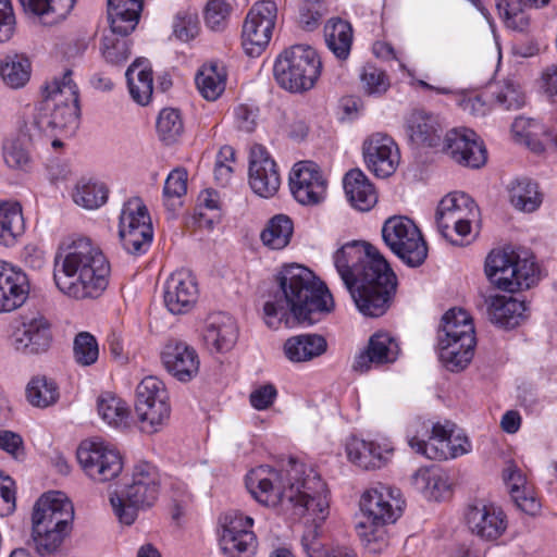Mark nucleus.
<instances>
[{"label":"nucleus","instance_id":"052dcab7","mask_svg":"<svg viewBox=\"0 0 557 557\" xmlns=\"http://www.w3.org/2000/svg\"><path fill=\"white\" fill-rule=\"evenodd\" d=\"M360 79L368 95L381 96L387 91L391 85L385 71L370 63L362 67Z\"/></svg>","mask_w":557,"mask_h":557},{"label":"nucleus","instance_id":"79ce46f5","mask_svg":"<svg viewBox=\"0 0 557 557\" xmlns=\"http://www.w3.org/2000/svg\"><path fill=\"white\" fill-rule=\"evenodd\" d=\"M324 37L327 47L341 60H346L352 44V27L350 23L339 17L331 18L324 26Z\"/></svg>","mask_w":557,"mask_h":557},{"label":"nucleus","instance_id":"39448f33","mask_svg":"<svg viewBox=\"0 0 557 557\" xmlns=\"http://www.w3.org/2000/svg\"><path fill=\"white\" fill-rule=\"evenodd\" d=\"M346 285L358 310L366 317L379 318L391 307L397 288V277L379 251Z\"/></svg>","mask_w":557,"mask_h":557},{"label":"nucleus","instance_id":"aec40b11","mask_svg":"<svg viewBox=\"0 0 557 557\" xmlns=\"http://www.w3.org/2000/svg\"><path fill=\"white\" fill-rule=\"evenodd\" d=\"M465 521L470 532L483 541L498 540L508 528V518L502 507L476 502L467 506Z\"/></svg>","mask_w":557,"mask_h":557},{"label":"nucleus","instance_id":"c85d7f7f","mask_svg":"<svg viewBox=\"0 0 557 557\" xmlns=\"http://www.w3.org/2000/svg\"><path fill=\"white\" fill-rule=\"evenodd\" d=\"M29 296L27 275L0 260V313L21 308Z\"/></svg>","mask_w":557,"mask_h":557},{"label":"nucleus","instance_id":"0e129e2a","mask_svg":"<svg viewBox=\"0 0 557 557\" xmlns=\"http://www.w3.org/2000/svg\"><path fill=\"white\" fill-rule=\"evenodd\" d=\"M422 433L417 430L413 435L423 438L426 443L437 445L438 447H446L449 442V436H453L456 424L450 421H445L444 423L436 422L432 425L431 432H429V429L424 425H422Z\"/></svg>","mask_w":557,"mask_h":557},{"label":"nucleus","instance_id":"3c124183","mask_svg":"<svg viewBox=\"0 0 557 557\" xmlns=\"http://www.w3.org/2000/svg\"><path fill=\"white\" fill-rule=\"evenodd\" d=\"M157 134L166 146L177 143L184 134V122L180 110L164 108L157 119Z\"/></svg>","mask_w":557,"mask_h":557},{"label":"nucleus","instance_id":"4be33fe9","mask_svg":"<svg viewBox=\"0 0 557 557\" xmlns=\"http://www.w3.org/2000/svg\"><path fill=\"white\" fill-rule=\"evenodd\" d=\"M248 183L252 191L262 198H271L280 189L278 166L269 151L261 145L251 148Z\"/></svg>","mask_w":557,"mask_h":557},{"label":"nucleus","instance_id":"4c0bfd02","mask_svg":"<svg viewBox=\"0 0 557 557\" xmlns=\"http://www.w3.org/2000/svg\"><path fill=\"white\" fill-rule=\"evenodd\" d=\"M407 131L412 143L425 147H438L442 127L436 117L423 111L411 113L407 122Z\"/></svg>","mask_w":557,"mask_h":557},{"label":"nucleus","instance_id":"69168bd1","mask_svg":"<svg viewBox=\"0 0 557 557\" xmlns=\"http://www.w3.org/2000/svg\"><path fill=\"white\" fill-rule=\"evenodd\" d=\"M234 123L239 131L252 133L259 119V108L252 103H239L233 110Z\"/></svg>","mask_w":557,"mask_h":557},{"label":"nucleus","instance_id":"774afa93","mask_svg":"<svg viewBox=\"0 0 557 557\" xmlns=\"http://www.w3.org/2000/svg\"><path fill=\"white\" fill-rule=\"evenodd\" d=\"M3 159L9 168L20 169L28 163V153L16 143H7L3 146Z\"/></svg>","mask_w":557,"mask_h":557},{"label":"nucleus","instance_id":"7ed1b4c3","mask_svg":"<svg viewBox=\"0 0 557 557\" xmlns=\"http://www.w3.org/2000/svg\"><path fill=\"white\" fill-rule=\"evenodd\" d=\"M111 265L100 247L79 237L54 257L53 281L58 289L77 300L96 299L109 285Z\"/></svg>","mask_w":557,"mask_h":557},{"label":"nucleus","instance_id":"8fccbe9b","mask_svg":"<svg viewBox=\"0 0 557 557\" xmlns=\"http://www.w3.org/2000/svg\"><path fill=\"white\" fill-rule=\"evenodd\" d=\"M512 206L521 211L533 212L542 203V195L536 183L529 178H520L509 188Z\"/></svg>","mask_w":557,"mask_h":557},{"label":"nucleus","instance_id":"49530a36","mask_svg":"<svg viewBox=\"0 0 557 557\" xmlns=\"http://www.w3.org/2000/svg\"><path fill=\"white\" fill-rule=\"evenodd\" d=\"M293 233V220L288 215L276 214L269 220L260 234V238L268 248L281 250L289 244Z\"/></svg>","mask_w":557,"mask_h":557},{"label":"nucleus","instance_id":"2eb2a0df","mask_svg":"<svg viewBox=\"0 0 557 557\" xmlns=\"http://www.w3.org/2000/svg\"><path fill=\"white\" fill-rule=\"evenodd\" d=\"M8 342L14 351L23 356L46 354L53 342L52 325L40 313L20 315L10 324Z\"/></svg>","mask_w":557,"mask_h":557},{"label":"nucleus","instance_id":"603ef678","mask_svg":"<svg viewBox=\"0 0 557 557\" xmlns=\"http://www.w3.org/2000/svg\"><path fill=\"white\" fill-rule=\"evenodd\" d=\"M494 104L504 110H518L525 103L521 86L513 79H504L491 85Z\"/></svg>","mask_w":557,"mask_h":557},{"label":"nucleus","instance_id":"de8ad7c7","mask_svg":"<svg viewBox=\"0 0 557 557\" xmlns=\"http://www.w3.org/2000/svg\"><path fill=\"white\" fill-rule=\"evenodd\" d=\"M108 196L109 189L106 184L85 177L77 182L72 195L74 202L87 210H95L103 206Z\"/></svg>","mask_w":557,"mask_h":557},{"label":"nucleus","instance_id":"a18cd8bd","mask_svg":"<svg viewBox=\"0 0 557 557\" xmlns=\"http://www.w3.org/2000/svg\"><path fill=\"white\" fill-rule=\"evenodd\" d=\"M412 485L428 498L441 500L448 492L447 480L437 468L421 467L411 476Z\"/></svg>","mask_w":557,"mask_h":557},{"label":"nucleus","instance_id":"bf43d9fd","mask_svg":"<svg viewBox=\"0 0 557 557\" xmlns=\"http://www.w3.org/2000/svg\"><path fill=\"white\" fill-rule=\"evenodd\" d=\"M172 28L176 39L182 42H188L199 34L198 15L188 10H181L173 17Z\"/></svg>","mask_w":557,"mask_h":557},{"label":"nucleus","instance_id":"cd10ccee","mask_svg":"<svg viewBox=\"0 0 557 557\" xmlns=\"http://www.w3.org/2000/svg\"><path fill=\"white\" fill-rule=\"evenodd\" d=\"M399 347L387 333L377 332L370 338L368 346L356 355L352 370L359 373L368 372L372 367H380L396 361Z\"/></svg>","mask_w":557,"mask_h":557},{"label":"nucleus","instance_id":"bb28decb","mask_svg":"<svg viewBox=\"0 0 557 557\" xmlns=\"http://www.w3.org/2000/svg\"><path fill=\"white\" fill-rule=\"evenodd\" d=\"M38 517L48 528L69 533L74 518L72 503L59 492L46 493L34 506L32 522Z\"/></svg>","mask_w":557,"mask_h":557},{"label":"nucleus","instance_id":"f3484780","mask_svg":"<svg viewBox=\"0 0 557 557\" xmlns=\"http://www.w3.org/2000/svg\"><path fill=\"white\" fill-rule=\"evenodd\" d=\"M220 547L222 557H251L258 547L253 532L255 521L238 510L226 512L221 518Z\"/></svg>","mask_w":557,"mask_h":557},{"label":"nucleus","instance_id":"2f4dec72","mask_svg":"<svg viewBox=\"0 0 557 557\" xmlns=\"http://www.w3.org/2000/svg\"><path fill=\"white\" fill-rule=\"evenodd\" d=\"M408 444L416 453L431 460L455 459L472 450V443L469 437L462 431H457L456 429L453 431V436H449L446 447H438L437 445L426 443L417 435L409 436Z\"/></svg>","mask_w":557,"mask_h":557},{"label":"nucleus","instance_id":"6ab92c4d","mask_svg":"<svg viewBox=\"0 0 557 557\" xmlns=\"http://www.w3.org/2000/svg\"><path fill=\"white\" fill-rule=\"evenodd\" d=\"M329 181L314 161L296 162L289 172V189L295 200L304 206H318L327 196Z\"/></svg>","mask_w":557,"mask_h":557},{"label":"nucleus","instance_id":"473e14b6","mask_svg":"<svg viewBox=\"0 0 557 557\" xmlns=\"http://www.w3.org/2000/svg\"><path fill=\"white\" fill-rule=\"evenodd\" d=\"M238 338V329L235 320L224 313L210 315L203 330V342L213 352L230 351Z\"/></svg>","mask_w":557,"mask_h":557},{"label":"nucleus","instance_id":"4d7b16f0","mask_svg":"<svg viewBox=\"0 0 557 557\" xmlns=\"http://www.w3.org/2000/svg\"><path fill=\"white\" fill-rule=\"evenodd\" d=\"M73 357L77 364L89 367L99 358V345L97 338L89 332H79L73 341Z\"/></svg>","mask_w":557,"mask_h":557},{"label":"nucleus","instance_id":"f704fd0d","mask_svg":"<svg viewBox=\"0 0 557 557\" xmlns=\"http://www.w3.org/2000/svg\"><path fill=\"white\" fill-rule=\"evenodd\" d=\"M283 349L289 361L306 362L323 355L327 349V342L323 335L304 333L287 338Z\"/></svg>","mask_w":557,"mask_h":557},{"label":"nucleus","instance_id":"a878e982","mask_svg":"<svg viewBox=\"0 0 557 557\" xmlns=\"http://www.w3.org/2000/svg\"><path fill=\"white\" fill-rule=\"evenodd\" d=\"M348 460L363 470L385 467L394 455V447L387 441H366L356 436L346 443Z\"/></svg>","mask_w":557,"mask_h":557},{"label":"nucleus","instance_id":"f03ea898","mask_svg":"<svg viewBox=\"0 0 557 557\" xmlns=\"http://www.w3.org/2000/svg\"><path fill=\"white\" fill-rule=\"evenodd\" d=\"M277 282L285 306L281 301H267L263 306L264 321L272 329H278L287 313L298 324L312 325L334 309L326 285L304 265L283 267Z\"/></svg>","mask_w":557,"mask_h":557},{"label":"nucleus","instance_id":"13d9d810","mask_svg":"<svg viewBox=\"0 0 557 557\" xmlns=\"http://www.w3.org/2000/svg\"><path fill=\"white\" fill-rule=\"evenodd\" d=\"M187 171L183 168L169 173L163 187V201L168 209H174L176 203H181V198L187 193Z\"/></svg>","mask_w":557,"mask_h":557},{"label":"nucleus","instance_id":"ea45409f","mask_svg":"<svg viewBox=\"0 0 557 557\" xmlns=\"http://www.w3.org/2000/svg\"><path fill=\"white\" fill-rule=\"evenodd\" d=\"M125 76L132 99L140 106H147L153 91L152 70L143 66L137 60L128 66Z\"/></svg>","mask_w":557,"mask_h":557},{"label":"nucleus","instance_id":"20e7f679","mask_svg":"<svg viewBox=\"0 0 557 557\" xmlns=\"http://www.w3.org/2000/svg\"><path fill=\"white\" fill-rule=\"evenodd\" d=\"M405 504L398 488L383 484L362 494L360 508L366 521L359 522L356 530L369 553L379 554L387 547L385 525L397 521L403 515Z\"/></svg>","mask_w":557,"mask_h":557},{"label":"nucleus","instance_id":"c756f323","mask_svg":"<svg viewBox=\"0 0 557 557\" xmlns=\"http://www.w3.org/2000/svg\"><path fill=\"white\" fill-rule=\"evenodd\" d=\"M377 252L376 247L366 242L354 240L342 246L334 253V264L344 284L350 285L356 280L357 272Z\"/></svg>","mask_w":557,"mask_h":557},{"label":"nucleus","instance_id":"a211bd4d","mask_svg":"<svg viewBox=\"0 0 557 557\" xmlns=\"http://www.w3.org/2000/svg\"><path fill=\"white\" fill-rule=\"evenodd\" d=\"M77 460L85 474L95 482H109L123 470V457L103 443L83 442L77 448Z\"/></svg>","mask_w":557,"mask_h":557},{"label":"nucleus","instance_id":"393cba45","mask_svg":"<svg viewBox=\"0 0 557 557\" xmlns=\"http://www.w3.org/2000/svg\"><path fill=\"white\" fill-rule=\"evenodd\" d=\"M196 277L187 270H177L170 275L164 286V304L173 314L187 313L198 299Z\"/></svg>","mask_w":557,"mask_h":557},{"label":"nucleus","instance_id":"864d4df0","mask_svg":"<svg viewBox=\"0 0 557 557\" xmlns=\"http://www.w3.org/2000/svg\"><path fill=\"white\" fill-rule=\"evenodd\" d=\"M98 412L102 420L114 428L127 424L129 409L124 400L107 393L98 398Z\"/></svg>","mask_w":557,"mask_h":557},{"label":"nucleus","instance_id":"412c9836","mask_svg":"<svg viewBox=\"0 0 557 557\" xmlns=\"http://www.w3.org/2000/svg\"><path fill=\"white\" fill-rule=\"evenodd\" d=\"M362 156L367 169L380 178L392 176L400 162L397 144L382 133L372 134L363 141Z\"/></svg>","mask_w":557,"mask_h":557},{"label":"nucleus","instance_id":"423d86ee","mask_svg":"<svg viewBox=\"0 0 557 557\" xmlns=\"http://www.w3.org/2000/svg\"><path fill=\"white\" fill-rule=\"evenodd\" d=\"M42 100L38 108L40 127L74 132L79 124V90L72 70L47 79L41 87Z\"/></svg>","mask_w":557,"mask_h":557},{"label":"nucleus","instance_id":"5701e85b","mask_svg":"<svg viewBox=\"0 0 557 557\" xmlns=\"http://www.w3.org/2000/svg\"><path fill=\"white\" fill-rule=\"evenodd\" d=\"M444 149L458 164L479 169L486 163L487 151L479 135L469 128H455L445 136Z\"/></svg>","mask_w":557,"mask_h":557},{"label":"nucleus","instance_id":"a19ab883","mask_svg":"<svg viewBox=\"0 0 557 557\" xmlns=\"http://www.w3.org/2000/svg\"><path fill=\"white\" fill-rule=\"evenodd\" d=\"M26 11L40 18L44 25L64 20L74 8L75 0H18Z\"/></svg>","mask_w":557,"mask_h":557},{"label":"nucleus","instance_id":"9b49d317","mask_svg":"<svg viewBox=\"0 0 557 557\" xmlns=\"http://www.w3.org/2000/svg\"><path fill=\"white\" fill-rule=\"evenodd\" d=\"M135 412L140 430L147 434L157 433L169 423L172 407L163 381L149 375L139 382L136 387Z\"/></svg>","mask_w":557,"mask_h":557},{"label":"nucleus","instance_id":"0eeeda50","mask_svg":"<svg viewBox=\"0 0 557 557\" xmlns=\"http://www.w3.org/2000/svg\"><path fill=\"white\" fill-rule=\"evenodd\" d=\"M438 356L447 370L465 369L474 355L476 344L474 324L463 309H449L442 318L438 329Z\"/></svg>","mask_w":557,"mask_h":557},{"label":"nucleus","instance_id":"5fc2aeb1","mask_svg":"<svg viewBox=\"0 0 557 557\" xmlns=\"http://www.w3.org/2000/svg\"><path fill=\"white\" fill-rule=\"evenodd\" d=\"M40 519L41 518L38 517L35 522H32V536L38 554L46 556L55 552L69 533L53 528H48Z\"/></svg>","mask_w":557,"mask_h":557},{"label":"nucleus","instance_id":"9d476101","mask_svg":"<svg viewBox=\"0 0 557 557\" xmlns=\"http://www.w3.org/2000/svg\"><path fill=\"white\" fill-rule=\"evenodd\" d=\"M485 274L497 288L516 293L539 281V267L533 259H521L513 250L494 249L485 260Z\"/></svg>","mask_w":557,"mask_h":557},{"label":"nucleus","instance_id":"1a4fd4ad","mask_svg":"<svg viewBox=\"0 0 557 557\" xmlns=\"http://www.w3.org/2000/svg\"><path fill=\"white\" fill-rule=\"evenodd\" d=\"M160 474L156 466L148 461H138L133 468L132 483L121 495L114 493L110 503L119 521L131 525L137 518L139 508L151 507L160 492Z\"/></svg>","mask_w":557,"mask_h":557},{"label":"nucleus","instance_id":"09e8293b","mask_svg":"<svg viewBox=\"0 0 557 557\" xmlns=\"http://www.w3.org/2000/svg\"><path fill=\"white\" fill-rule=\"evenodd\" d=\"M27 401L38 408H47L59 399V387L54 380L46 375H36L26 386Z\"/></svg>","mask_w":557,"mask_h":557},{"label":"nucleus","instance_id":"6e6d98bb","mask_svg":"<svg viewBox=\"0 0 557 557\" xmlns=\"http://www.w3.org/2000/svg\"><path fill=\"white\" fill-rule=\"evenodd\" d=\"M30 76L29 60L20 54L7 55L3 63L2 76L3 82L12 87H23Z\"/></svg>","mask_w":557,"mask_h":557},{"label":"nucleus","instance_id":"7c9ffc66","mask_svg":"<svg viewBox=\"0 0 557 557\" xmlns=\"http://www.w3.org/2000/svg\"><path fill=\"white\" fill-rule=\"evenodd\" d=\"M486 305L491 322L508 330L520 325L530 312L529 305L524 300L511 296H490Z\"/></svg>","mask_w":557,"mask_h":557},{"label":"nucleus","instance_id":"680f3d73","mask_svg":"<svg viewBox=\"0 0 557 557\" xmlns=\"http://www.w3.org/2000/svg\"><path fill=\"white\" fill-rule=\"evenodd\" d=\"M232 7L225 0H209L203 11L206 25L214 30H223L228 22Z\"/></svg>","mask_w":557,"mask_h":557},{"label":"nucleus","instance_id":"c03bdc74","mask_svg":"<svg viewBox=\"0 0 557 557\" xmlns=\"http://www.w3.org/2000/svg\"><path fill=\"white\" fill-rule=\"evenodd\" d=\"M24 218L18 202L0 205V244L12 246L24 233Z\"/></svg>","mask_w":557,"mask_h":557},{"label":"nucleus","instance_id":"e433bc0d","mask_svg":"<svg viewBox=\"0 0 557 557\" xmlns=\"http://www.w3.org/2000/svg\"><path fill=\"white\" fill-rule=\"evenodd\" d=\"M144 0H109L108 20L113 30L132 34L140 18Z\"/></svg>","mask_w":557,"mask_h":557},{"label":"nucleus","instance_id":"58836bf2","mask_svg":"<svg viewBox=\"0 0 557 557\" xmlns=\"http://www.w3.org/2000/svg\"><path fill=\"white\" fill-rule=\"evenodd\" d=\"M498 15L505 26L524 32L530 23L528 9L546 5L549 0H495Z\"/></svg>","mask_w":557,"mask_h":557},{"label":"nucleus","instance_id":"338daca9","mask_svg":"<svg viewBox=\"0 0 557 557\" xmlns=\"http://www.w3.org/2000/svg\"><path fill=\"white\" fill-rule=\"evenodd\" d=\"M277 396V391L273 384H264L251 392L249 401L257 410H265L272 406Z\"/></svg>","mask_w":557,"mask_h":557},{"label":"nucleus","instance_id":"dca6fc26","mask_svg":"<svg viewBox=\"0 0 557 557\" xmlns=\"http://www.w3.org/2000/svg\"><path fill=\"white\" fill-rule=\"evenodd\" d=\"M276 17L274 1H258L250 8L242 30V44L249 57H259L264 51L272 38Z\"/></svg>","mask_w":557,"mask_h":557},{"label":"nucleus","instance_id":"37998d69","mask_svg":"<svg viewBox=\"0 0 557 557\" xmlns=\"http://www.w3.org/2000/svg\"><path fill=\"white\" fill-rule=\"evenodd\" d=\"M129 35L113 30L111 27L110 32L103 35L100 51L107 63L122 66L128 61L132 53Z\"/></svg>","mask_w":557,"mask_h":557},{"label":"nucleus","instance_id":"c9c22d12","mask_svg":"<svg viewBox=\"0 0 557 557\" xmlns=\"http://www.w3.org/2000/svg\"><path fill=\"white\" fill-rule=\"evenodd\" d=\"M227 69L222 61L206 62L198 70L195 83L200 95L208 101L218 100L225 90Z\"/></svg>","mask_w":557,"mask_h":557},{"label":"nucleus","instance_id":"f8f14e48","mask_svg":"<svg viewBox=\"0 0 557 557\" xmlns=\"http://www.w3.org/2000/svg\"><path fill=\"white\" fill-rule=\"evenodd\" d=\"M479 211L474 200L465 193H450L438 202L435 212L437 232L453 245H463Z\"/></svg>","mask_w":557,"mask_h":557},{"label":"nucleus","instance_id":"f257e3e1","mask_svg":"<svg viewBox=\"0 0 557 557\" xmlns=\"http://www.w3.org/2000/svg\"><path fill=\"white\" fill-rule=\"evenodd\" d=\"M304 466L290 462V470H278L270 466L251 469L245 479L246 487L259 504L270 507L284 500L313 516L314 520L324 521L329 515V490L322 478L310 470L302 479H295Z\"/></svg>","mask_w":557,"mask_h":557},{"label":"nucleus","instance_id":"ddd939ff","mask_svg":"<svg viewBox=\"0 0 557 557\" xmlns=\"http://www.w3.org/2000/svg\"><path fill=\"white\" fill-rule=\"evenodd\" d=\"M382 238L391 251L411 268L420 267L428 257L420 230L407 216H389L382 226Z\"/></svg>","mask_w":557,"mask_h":557},{"label":"nucleus","instance_id":"4468645a","mask_svg":"<svg viewBox=\"0 0 557 557\" xmlns=\"http://www.w3.org/2000/svg\"><path fill=\"white\" fill-rule=\"evenodd\" d=\"M119 235L123 248L132 255L148 251L153 238L149 211L139 197L124 202L119 218Z\"/></svg>","mask_w":557,"mask_h":557},{"label":"nucleus","instance_id":"e2e57ef3","mask_svg":"<svg viewBox=\"0 0 557 557\" xmlns=\"http://www.w3.org/2000/svg\"><path fill=\"white\" fill-rule=\"evenodd\" d=\"M494 106L491 85L480 94L470 95L460 101L463 111L472 115H485Z\"/></svg>","mask_w":557,"mask_h":557},{"label":"nucleus","instance_id":"b1692460","mask_svg":"<svg viewBox=\"0 0 557 557\" xmlns=\"http://www.w3.org/2000/svg\"><path fill=\"white\" fill-rule=\"evenodd\" d=\"M161 362L174 379L190 382L199 372L200 359L197 350L180 339H170L162 348Z\"/></svg>","mask_w":557,"mask_h":557},{"label":"nucleus","instance_id":"72a5a7b5","mask_svg":"<svg viewBox=\"0 0 557 557\" xmlns=\"http://www.w3.org/2000/svg\"><path fill=\"white\" fill-rule=\"evenodd\" d=\"M345 196L352 208L367 212L377 202V193L362 170L350 169L343 177Z\"/></svg>","mask_w":557,"mask_h":557},{"label":"nucleus","instance_id":"6e6552de","mask_svg":"<svg viewBox=\"0 0 557 557\" xmlns=\"http://www.w3.org/2000/svg\"><path fill=\"white\" fill-rule=\"evenodd\" d=\"M322 71L318 51L308 45H294L275 59L273 75L277 85L290 92H304L314 87Z\"/></svg>","mask_w":557,"mask_h":557}]
</instances>
